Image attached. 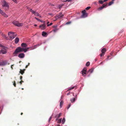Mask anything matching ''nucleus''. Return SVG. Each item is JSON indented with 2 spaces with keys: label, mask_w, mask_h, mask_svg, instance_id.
Returning a JSON list of instances; mask_svg holds the SVG:
<instances>
[{
  "label": "nucleus",
  "mask_w": 126,
  "mask_h": 126,
  "mask_svg": "<svg viewBox=\"0 0 126 126\" xmlns=\"http://www.w3.org/2000/svg\"><path fill=\"white\" fill-rule=\"evenodd\" d=\"M22 52V48L20 47H18L16 48L15 50L13 52V54L15 56H16L18 54V53Z\"/></svg>",
  "instance_id": "nucleus-1"
},
{
  "label": "nucleus",
  "mask_w": 126,
  "mask_h": 126,
  "mask_svg": "<svg viewBox=\"0 0 126 126\" xmlns=\"http://www.w3.org/2000/svg\"><path fill=\"white\" fill-rule=\"evenodd\" d=\"M8 34L10 39L12 40L14 38L16 35V34L11 32H9Z\"/></svg>",
  "instance_id": "nucleus-2"
},
{
  "label": "nucleus",
  "mask_w": 126,
  "mask_h": 126,
  "mask_svg": "<svg viewBox=\"0 0 126 126\" xmlns=\"http://www.w3.org/2000/svg\"><path fill=\"white\" fill-rule=\"evenodd\" d=\"M2 7H5V9H7L9 8V5L8 3L5 0H4L2 4Z\"/></svg>",
  "instance_id": "nucleus-3"
},
{
  "label": "nucleus",
  "mask_w": 126,
  "mask_h": 126,
  "mask_svg": "<svg viewBox=\"0 0 126 126\" xmlns=\"http://www.w3.org/2000/svg\"><path fill=\"white\" fill-rule=\"evenodd\" d=\"M12 23L14 25L17 27L22 26L23 25V23H19L18 21H13Z\"/></svg>",
  "instance_id": "nucleus-4"
},
{
  "label": "nucleus",
  "mask_w": 126,
  "mask_h": 126,
  "mask_svg": "<svg viewBox=\"0 0 126 126\" xmlns=\"http://www.w3.org/2000/svg\"><path fill=\"white\" fill-rule=\"evenodd\" d=\"M82 15H81V17L82 18H85L87 16V14L86 13L85 10H84L82 11Z\"/></svg>",
  "instance_id": "nucleus-5"
},
{
  "label": "nucleus",
  "mask_w": 126,
  "mask_h": 126,
  "mask_svg": "<svg viewBox=\"0 0 126 126\" xmlns=\"http://www.w3.org/2000/svg\"><path fill=\"white\" fill-rule=\"evenodd\" d=\"M64 15L62 14V13H60L59 14L56 16L55 18H62Z\"/></svg>",
  "instance_id": "nucleus-6"
},
{
  "label": "nucleus",
  "mask_w": 126,
  "mask_h": 126,
  "mask_svg": "<svg viewBox=\"0 0 126 126\" xmlns=\"http://www.w3.org/2000/svg\"><path fill=\"white\" fill-rule=\"evenodd\" d=\"M0 13L4 17L6 18L8 16V15L5 13L3 11L1 10L0 9Z\"/></svg>",
  "instance_id": "nucleus-7"
},
{
  "label": "nucleus",
  "mask_w": 126,
  "mask_h": 126,
  "mask_svg": "<svg viewBox=\"0 0 126 126\" xmlns=\"http://www.w3.org/2000/svg\"><path fill=\"white\" fill-rule=\"evenodd\" d=\"M8 63V61L7 60L3 61L1 62H0V65L4 66L6 65Z\"/></svg>",
  "instance_id": "nucleus-8"
},
{
  "label": "nucleus",
  "mask_w": 126,
  "mask_h": 126,
  "mask_svg": "<svg viewBox=\"0 0 126 126\" xmlns=\"http://www.w3.org/2000/svg\"><path fill=\"white\" fill-rule=\"evenodd\" d=\"M87 69L86 67H84L83 70L81 71L82 74L83 76H85V75L86 74Z\"/></svg>",
  "instance_id": "nucleus-9"
},
{
  "label": "nucleus",
  "mask_w": 126,
  "mask_h": 126,
  "mask_svg": "<svg viewBox=\"0 0 126 126\" xmlns=\"http://www.w3.org/2000/svg\"><path fill=\"white\" fill-rule=\"evenodd\" d=\"M107 3H105L102 6H101L98 9L99 10H101L103 9L105 7H107Z\"/></svg>",
  "instance_id": "nucleus-10"
},
{
  "label": "nucleus",
  "mask_w": 126,
  "mask_h": 126,
  "mask_svg": "<svg viewBox=\"0 0 126 126\" xmlns=\"http://www.w3.org/2000/svg\"><path fill=\"white\" fill-rule=\"evenodd\" d=\"M46 24H44L42 25H40L39 27L41 28L42 30H44L46 28Z\"/></svg>",
  "instance_id": "nucleus-11"
},
{
  "label": "nucleus",
  "mask_w": 126,
  "mask_h": 126,
  "mask_svg": "<svg viewBox=\"0 0 126 126\" xmlns=\"http://www.w3.org/2000/svg\"><path fill=\"white\" fill-rule=\"evenodd\" d=\"M25 54L24 53H21L18 55V57L20 58H23L25 57Z\"/></svg>",
  "instance_id": "nucleus-12"
},
{
  "label": "nucleus",
  "mask_w": 126,
  "mask_h": 126,
  "mask_svg": "<svg viewBox=\"0 0 126 126\" xmlns=\"http://www.w3.org/2000/svg\"><path fill=\"white\" fill-rule=\"evenodd\" d=\"M21 46L22 48H26L27 46V45L26 43H23L21 44Z\"/></svg>",
  "instance_id": "nucleus-13"
},
{
  "label": "nucleus",
  "mask_w": 126,
  "mask_h": 126,
  "mask_svg": "<svg viewBox=\"0 0 126 126\" xmlns=\"http://www.w3.org/2000/svg\"><path fill=\"white\" fill-rule=\"evenodd\" d=\"M77 95H76L75 96V98H73L70 99V100L71 103L74 102L76 100V99H77Z\"/></svg>",
  "instance_id": "nucleus-14"
},
{
  "label": "nucleus",
  "mask_w": 126,
  "mask_h": 126,
  "mask_svg": "<svg viewBox=\"0 0 126 126\" xmlns=\"http://www.w3.org/2000/svg\"><path fill=\"white\" fill-rule=\"evenodd\" d=\"M1 51L2 54H6L7 52V51L5 49H2L1 50Z\"/></svg>",
  "instance_id": "nucleus-15"
},
{
  "label": "nucleus",
  "mask_w": 126,
  "mask_h": 126,
  "mask_svg": "<svg viewBox=\"0 0 126 126\" xmlns=\"http://www.w3.org/2000/svg\"><path fill=\"white\" fill-rule=\"evenodd\" d=\"M42 35L43 37H46L47 35V34L46 32L43 31L42 32Z\"/></svg>",
  "instance_id": "nucleus-16"
},
{
  "label": "nucleus",
  "mask_w": 126,
  "mask_h": 126,
  "mask_svg": "<svg viewBox=\"0 0 126 126\" xmlns=\"http://www.w3.org/2000/svg\"><path fill=\"white\" fill-rule=\"evenodd\" d=\"M19 41V39L18 37H16L15 39V43L16 44H17L18 42Z\"/></svg>",
  "instance_id": "nucleus-17"
},
{
  "label": "nucleus",
  "mask_w": 126,
  "mask_h": 126,
  "mask_svg": "<svg viewBox=\"0 0 126 126\" xmlns=\"http://www.w3.org/2000/svg\"><path fill=\"white\" fill-rule=\"evenodd\" d=\"M42 43H41L40 44H38L37 45H34V48H33V49H35L37 47H39L40 45H41L42 44Z\"/></svg>",
  "instance_id": "nucleus-18"
},
{
  "label": "nucleus",
  "mask_w": 126,
  "mask_h": 126,
  "mask_svg": "<svg viewBox=\"0 0 126 126\" xmlns=\"http://www.w3.org/2000/svg\"><path fill=\"white\" fill-rule=\"evenodd\" d=\"M106 51V49L105 48H103L101 49V52L102 53H104Z\"/></svg>",
  "instance_id": "nucleus-19"
},
{
  "label": "nucleus",
  "mask_w": 126,
  "mask_h": 126,
  "mask_svg": "<svg viewBox=\"0 0 126 126\" xmlns=\"http://www.w3.org/2000/svg\"><path fill=\"white\" fill-rule=\"evenodd\" d=\"M34 18H35L36 19V20H37L39 21H40V22H41L42 23H44L45 22L44 21H42V20H40V19L37 18L36 17H34Z\"/></svg>",
  "instance_id": "nucleus-20"
},
{
  "label": "nucleus",
  "mask_w": 126,
  "mask_h": 126,
  "mask_svg": "<svg viewBox=\"0 0 126 126\" xmlns=\"http://www.w3.org/2000/svg\"><path fill=\"white\" fill-rule=\"evenodd\" d=\"M61 115V113H60L56 115L55 116V117L56 118H59L60 116Z\"/></svg>",
  "instance_id": "nucleus-21"
},
{
  "label": "nucleus",
  "mask_w": 126,
  "mask_h": 126,
  "mask_svg": "<svg viewBox=\"0 0 126 126\" xmlns=\"http://www.w3.org/2000/svg\"><path fill=\"white\" fill-rule=\"evenodd\" d=\"M33 13V14H34L36 16H39L38 15H39V14L37 12L34 11Z\"/></svg>",
  "instance_id": "nucleus-22"
},
{
  "label": "nucleus",
  "mask_w": 126,
  "mask_h": 126,
  "mask_svg": "<svg viewBox=\"0 0 126 126\" xmlns=\"http://www.w3.org/2000/svg\"><path fill=\"white\" fill-rule=\"evenodd\" d=\"M64 4H60L58 6L59 8L60 9H61L62 7L64 5Z\"/></svg>",
  "instance_id": "nucleus-23"
},
{
  "label": "nucleus",
  "mask_w": 126,
  "mask_h": 126,
  "mask_svg": "<svg viewBox=\"0 0 126 126\" xmlns=\"http://www.w3.org/2000/svg\"><path fill=\"white\" fill-rule=\"evenodd\" d=\"M63 102L62 100L60 102V108H61L62 106L63 105Z\"/></svg>",
  "instance_id": "nucleus-24"
},
{
  "label": "nucleus",
  "mask_w": 126,
  "mask_h": 126,
  "mask_svg": "<svg viewBox=\"0 0 126 126\" xmlns=\"http://www.w3.org/2000/svg\"><path fill=\"white\" fill-rule=\"evenodd\" d=\"M76 87L75 86H74L73 87H70L68 88V89L67 90V91L71 90L72 89H73L74 88Z\"/></svg>",
  "instance_id": "nucleus-25"
},
{
  "label": "nucleus",
  "mask_w": 126,
  "mask_h": 126,
  "mask_svg": "<svg viewBox=\"0 0 126 126\" xmlns=\"http://www.w3.org/2000/svg\"><path fill=\"white\" fill-rule=\"evenodd\" d=\"M28 50L26 48H22V52L23 51L24 52H26Z\"/></svg>",
  "instance_id": "nucleus-26"
},
{
  "label": "nucleus",
  "mask_w": 126,
  "mask_h": 126,
  "mask_svg": "<svg viewBox=\"0 0 126 126\" xmlns=\"http://www.w3.org/2000/svg\"><path fill=\"white\" fill-rule=\"evenodd\" d=\"M94 69L93 68H92L89 70L88 71V72H90V73H92L94 71Z\"/></svg>",
  "instance_id": "nucleus-27"
},
{
  "label": "nucleus",
  "mask_w": 126,
  "mask_h": 126,
  "mask_svg": "<svg viewBox=\"0 0 126 126\" xmlns=\"http://www.w3.org/2000/svg\"><path fill=\"white\" fill-rule=\"evenodd\" d=\"M65 121V119L64 118H63L62 120V123L63 124H64Z\"/></svg>",
  "instance_id": "nucleus-28"
},
{
  "label": "nucleus",
  "mask_w": 126,
  "mask_h": 126,
  "mask_svg": "<svg viewBox=\"0 0 126 126\" xmlns=\"http://www.w3.org/2000/svg\"><path fill=\"white\" fill-rule=\"evenodd\" d=\"M114 3V2L113 1H112L110 2H109L108 4L109 6H110L112 4H113Z\"/></svg>",
  "instance_id": "nucleus-29"
},
{
  "label": "nucleus",
  "mask_w": 126,
  "mask_h": 126,
  "mask_svg": "<svg viewBox=\"0 0 126 126\" xmlns=\"http://www.w3.org/2000/svg\"><path fill=\"white\" fill-rule=\"evenodd\" d=\"M19 72L22 75H23V74L24 73V71L20 69V71Z\"/></svg>",
  "instance_id": "nucleus-30"
},
{
  "label": "nucleus",
  "mask_w": 126,
  "mask_h": 126,
  "mask_svg": "<svg viewBox=\"0 0 126 126\" xmlns=\"http://www.w3.org/2000/svg\"><path fill=\"white\" fill-rule=\"evenodd\" d=\"M62 120V118H61L59 119L57 121V123H61V121Z\"/></svg>",
  "instance_id": "nucleus-31"
},
{
  "label": "nucleus",
  "mask_w": 126,
  "mask_h": 126,
  "mask_svg": "<svg viewBox=\"0 0 126 126\" xmlns=\"http://www.w3.org/2000/svg\"><path fill=\"white\" fill-rule=\"evenodd\" d=\"M99 3L101 4H102L104 2L102 0H99L98 1Z\"/></svg>",
  "instance_id": "nucleus-32"
},
{
  "label": "nucleus",
  "mask_w": 126,
  "mask_h": 126,
  "mask_svg": "<svg viewBox=\"0 0 126 126\" xmlns=\"http://www.w3.org/2000/svg\"><path fill=\"white\" fill-rule=\"evenodd\" d=\"M29 10L31 12L32 14L33 13L34 11L32 10V9H29Z\"/></svg>",
  "instance_id": "nucleus-33"
},
{
  "label": "nucleus",
  "mask_w": 126,
  "mask_h": 126,
  "mask_svg": "<svg viewBox=\"0 0 126 126\" xmlns=\"http://www.w3.org/2000/svg\"><path fill=\"white\" fill-rule=\"evenodd\" d=\"M90 64V63L89 62H87L86 63V66H88Z\"/></svg>",
  "instance_id": "nucleus-34"
},
{
  "label": "nucleus",
  "mask_w": 126,
  "mask_h": 126,
  "mask_svg": "<svg viewBox=\"0 0 126 126\" xmlns=\"http://www.w3.org/2000/svg\"><path fill=\"white\" fill-rule=\"evenodd\" d=\"M58 30V29L55 28V29H54L53 30V31L54 32H56V31H57Z\"/></svg>",
  "instance_id": "nucleus-35"
},
{
  "label": "nucleus",
  "mask_w": 126,
  "mask_h": 126,
  "mask_svg": "<svg viewBox=\"0 0 126 126\" xmlns=\"http://www.w3.org/2000/svg\"><path fill=\"white\" fill-rule=\"evenodd\" d=\"M110 57V56H108L107 58L105 60V61H107L108 60L110 59L111 58H110V59H109V58Z\"/></svg>",
  "instance_id": "nucleus-36"
},
{
  "label": "nucleus",
  "mask_w": 126,
  "mask_h": 126,
  "mask_svg": "<svg viewBox=\"0 0 126 126\" xmlns=\"http://www.w3.org/2000/svg\"><path fill=\"white\" fill-rule=\"evenodd\" d=\"M91 8V7L90 6H88L86 8V10H88L89 9Z\"/></svg>",
  "instance_id": "nucleus-37"
},
{
  "label": "nucleus",
  "mask_w": 126,
  "mask_h": 126,
  "mask_svg": "<svg viewBox=\"0 0 126 126\" xmlns=\"http://www.w3.org/2000/svg\"><path fill=\"white\" fill-rule=\"evenodd\" d=\"M71 106V104L70 103L68 105V107L67 108V109H68Z\"/></svg>",
  "instance_id": "nucleus-38"
},
{
  "label": "nucleus",
  "mask_w": 126,
  "mask_h": 126,
  "mask_svg": "<svg viewBox=\"0 0 126 126\" xmlns=\"http://www.w3.org/2000/svg\"><path fill=\"white\" fill-rule=\"evenodd\" d=\"M52 23H50L49 24H47V27H48L49 26H51V25H52Z\"/></svg>",
  "instance_id": "nucleus-39"
},
{
  "label": "nucleus",
  "mask_w": 126,
  "mask_h": 126,
  "mask_svg": "<svg viewBox=\"0 0 126 126\" xmlns=\"http://www.w3.org/2000/svg\"><path fill=\"white\" fill-rule=\"evenodd\" d=\"M61 1L63 2H65L67 1V0H60Z\"/></svg>",
  "instance_id": "nucleus-40"
},
{
  "label": "nucleus",
  "mask_w": 126,
  "mask_h": 126,
  "mask_svg": "<svg viewBox=\"0 0 126 126\" xmlns=\"http://www.w3.org/2000/svg\"><path fill=\"white\" fill-rule=\"evenodd\" d=\"M2 36H3V37L5 38H6V36L4 35V34H3V33H2Z\"/></svg>",
  "instance_id": "nucleus-41"
},
{
  "label": "nucleus",
  "mask_w": 126,
  "mask_h": 126,
  "mask_svg": "<svg viewBox=\"0 0 126 126\" xmlns=\"http://www.w3.org/2000/svg\"><path fill=\"white\" fill-rule=\"evenodd\" d=\"M30 47V48L31 49H30L31 50H33V49H33V48H34L33 47Z\"/></svg>",
  "instance_id": "nucleus-42"
},
{
  "label": "nucleus",
  "mask_w": 126,
  "mask_h": 126,
  "mask_svg": "<svg viewBox=\"0 0 126 126\" xmlns=\"http://www.w3.org/2000/svg\"><path fill=\"white\" fill-rule=\"evenodd\" d=\"M71 22H67L65 24L67 25L69 24H70L71 23Z\"/></svg>",
  "instance_id": "nucleus-43"
},
{
  "label": "nucleus",
  "mask_w": 126,
  "mask_h": 126,
  "mask_svg": "<svg viewBox=\"0 0 126 126\" xmlns=\"http://www.w3.org/2000/svg\"><path fill=\"white\" fill-rule=\"evenodd\" d=\"M51 118H52V116H51L49 118L48 120V122H49L50 121V120H51Z\"/></svg>",
  "instance_id": "nucleus-44"
},
{
  "label": "nucleus",
  "mask_w": 126,
  "mask_h": 126,
  "mask_svg": "<svg viewBox=\"0 0 126 126\" xmlns=\"http://www.w3.org/2000/svg\"><path fill=\"white\" fill-rule=\"evenodd\" d=\"M104 55V53H102L100 55L101 57L102 56H103Z\"/></svg>",
  "instance_id": "nucleus-45"
},
{
  "label": "nucleus",
  "mask_w": 126,
  "mask_h": 126,
  "mask_svg": "<svg viewBox=\"0 0 126 126\" xmlns=\"http://www.w3.org/2000/svg\"><path fill=\"white\" fill-rule=\"evenodd\" d=\"M13 85H14V86L15 87L16 86V84L15 83V81H14V83L13 84Z\"/></svg>",
  "instance_id": "nucleus-46"
},
{
  "label": "nucleus",
  "mask_w": 126,
  "mask_h": 126,
  "mask_svg": "<svg viewBox=\"0 0 126 126\" xmlns=\"http://www.w3.org/2000/svg\"><path fill=\"white\" fill-rule=\"evenodd\" d=\"M24 82L23 81H20V84L21 85V84H22V82Z\"/></svg>",
  "instance_id": "nucleus-47"
},
{
  "label": "nucleus",
  "mask_w": 126,
  "mask_h": 126,
  "mask_svg": "<svg viewBox=\"0 0 126 126\" xmlns=\"http://www.w3.org/2000/svg\"><path fill=\"white\" fill-rule=\"evenodd\" d=\"M72 0H67V1H68V2L71 1Z\"/></svg>",
  "instance_id": "nucleus-48"
},
{
  "label": "nucleus",
  "mask_w": 126,
  "mask_h": 126,
  "mask_svg": "<svg viewBox=\"0 0 126 126\" xmlns=\"http://www.w3.org/2000/svg\"><path fill=\"white\" fill-rule=\"evenodd\" d=\"M50 5L52 6H54V5L53 4H50Z\"/></svg>",
  "instance_id": "nucleus-49"
},
{
  "label": "nucleus",
  "mask_w": 126,
  "mask_h": 126,
  "mask_svg": "<svg viewBox=\"0 0 126 126\" xmlns=\"http://www.w3.org/2000/svg\"><path fill=\"white\" fill-rule=\"evenodd\" d=\"M58 118H56L55 119V121H58V120L59 119Z\"/></svg>",
  "instance_id": "nucleus-50"
},
{
  "label": "nucleus",
  "mask_w": 126,
  "mask_h": 126,
  "mask_svg": "<svg viewBox=\"0 0 126 126\" xmlns=\"http://www.w3.org/2000/svg\"><path fill=\"white\" fill-rule=\"evenodd\" d=\"M26 48L27 49V50H28V49H30V47H26Z\"/></svg>",
  "instance_id": "nucleus-51"
},
{
  "label": "nucleus",
  "mask_w": 126,
  "mask_h": 126,
  "mask_svg": "<svg viewBox=\"0 0 126 126\" xmlns=\"http://www.w3.org/2000/svg\"><path fill=\"white\" fill-rule=\"evenodd\" d=\"M48 15H52V16L53 15L51 13H48Z\"/></svg>",
  "instance_id": "nucleus-52"
},
{
  "label": "nucleus",
  "mask_w": 126,
  "mask_h": 126,
  "mask_svg": "<svg viewBox=\"0 0 126 126\" xmlns=\"http://www.w3.org/2000/svg\"><path fill=\"white\" fill-rule=\"evenodd\" d=\"M22 78V76H20V79H21Z\"/></svg>",
  "instance_id": "nucleus-53"
},
{
  "label": "nucleus",
  "mask_w": 126,
  "mask_h": 126,
  "mask_svg": "<svg viewBox=\"0 0 126 126\" xmlns=\"http://www.w3.org/2000/svg\"><path fill=\"white\" fill-rule=\"evenodd\" d=\"M70 94V93L69 92L67 94V95H69Z\"/></svg>",
  "instance_id": "nucleus-54"
},
{
  "label": "nucleus",
  "mask_w": 126,
  "mask_h": 126,
  "mask_svg": "<svg viewBox=\"0 0 126 126\" xmlns=\"http://www.w3.org/2000/svg\"><path fill=\"white\" fill-rule=\"evenodd\" d=\"M38 16H39L40 17H41V16L40 14H39V15H38Z\"/></svg>",
  "instance_id": "nucleus-55"
},
{
  "label": "nucleus",
  "mask_w": 126,
  "mask_h": 126,
  "mask_svg": "<svg viewBox=\"0 0 126 126\" xmlns=\"http://www.w3.org/2000/svg\"><path fill=\"white\" fill-rule=\"evenodd\" d=\"M108 0H104L103 2H106L107 1H108Z\"/></svg>",
  "instance_id": "nucleus-56"
},
{
  "label": "nucleus",
  "mask_w": 126,
  "mask_h": 126,
  "mask_svg": "<svg viewBox=\"0 0 126 126\" xmlns=\"http://www.w3.org/2000/svg\"><path fill=\"white\" fill-rule=\"evenodd\" d=\"M13 65H12L11 66V68L12 69H13Z\"/></svg>",
  "instance_id": "nucleus-57"
},
{
  "label": "nucleus",
  "mask_w": 126,
  "mask_h": 126,
  "mask_svg": "<svg viewBox=\"0 0 126 126\" xmlns=\"http://www.w3.org/2000/svg\"><path fill=\"white\" fill-rule=\"evenodd\" d=\"M34 26H35L36 27V26H37V25H36V24H34Z\"/></svg>",
  "instance_id": "nucleus-58"
},
{
  "label": "nucleus",
  "mask_w": 126,
  "mask_h": 126,
  "mask_svg": "<svg viewBox=\"0 0 126 126\" xmlns=\"http://www.w3.org/2000/svg\"><path fill=\"white\" fill-rule=\"evenodd\" d=\"M49 23V21L47 23V24H48V23Z\"/></svg>",
  "instance_id": "nucleus-59"
},
{
  "label": "nucleus",
  "mask_w": 126,
  "mask_h": 126,
  "mask_svg": "<svg viewBox=\"0 0 126 126\" xmlns=\"http://www.w3.org/2000/svg\"><path fill=\"white\" fill-rule=\"evenodd\" d=\"M62 96H61V98H60V100H61V99H62Z\"/></svg>",
  "instance_id": "nucleus-60"
},
{
  "label": "nucleus",
  "mask_w": 126,
  "mask_h": 126,
  "mask_svg": "<svg viewBox=\"0 0 126 126\" xmlns=\"http://www.w3.org/2000/svg\"><path fill=\"white\" fill-rule=\"evenodd\" d=\"M73 95L74 96V93H73Z\"/></svg>",
  "instance_id": "nucleus-61"
},
{
  "label": "nucleus",
  "mask_w": 126,
  "mask_h": 126,
  "mask_svg": "<svg viewBox=\"0 0 126 126\" xmlns=\"http://www.w3.org/2000/svg\"><path fill=\"white\" fill-rule=\"evenodd\" d=\"M28 66V65H26V68H27Z\"/></svg>",
  "instance_id": "nucleus-62"
},
{
  "label": "nucleus",
  "mask_w": 126,
  "mask_h": 126,
  "mask_svg": "<svg viewBox=\"0 0 126 126\" xmlns=\"http://www.w3.org/2000/svg\"><path fill=\"white\" fill-rule=\"evenodd\" d=\"M54 27H55V28H56L57 27V26H54Z\"/></svg>",
  "instance_id": "nucleus-63"
},
{
  "label": "nucleus",
  "mask_w": 126,
  "mask_h": 126,
  "mask_svg": "<svg viewBox=\"0 0 126 126\" xmlns=\"http://www.w3.org/2000/svg\"><path fill=\"white\" fill-rule=\"evenodd\" d=\"M100 64H102V62H101V63H100Z\"/></svg>",
  "instance_id": "nucleus-64"
}]
</instances>
